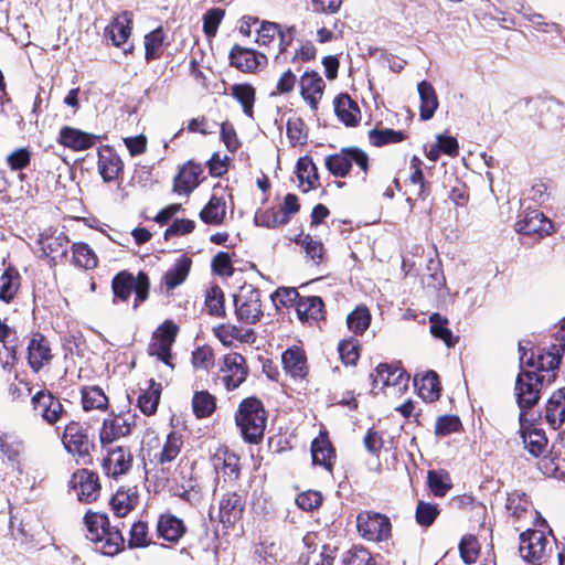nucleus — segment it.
<instances>
[{
    "mask_svg": "<svg viewBox=\"0 0 565 565\" xmlns=\"http://www.w3.org/2000/svg\"><path fill=\"white\" fill-rule=\"evenodd\" d=\"M235 420L246 441L257 444L263 438L267 416L260 401L253 397L244 399L235 415Z\"/></svg>",
    "mask_w": 565,
    "mask_h": 565,
    "instance_id": "f257e3e1",
    "label": "nucleus"
},
{
    "mask_svg": "<svg viewBox=\"0 0 565 565\" xmlns=\"http://www.w3.org/2000/svg\"><path fill=\"white\" fill-rule=\"evenodd\" d=\"M370 376L372 390L384 391L387 396H401L409 385V375L398 366L380 364Z\"/></svg>",
    "mask_w": 565,
    "mask_h": 565,
    "instance_id": "f03ea898",
    "label": "nucleus"
},
{
    "mask_svg": "<svg viewBox=\"0 0 565 565\" xmlns=\"http://www.w3.org/2000/svg\"><path fill=\"white\" fill-rule=\"evenodd\" d=\"M545 375L534 371L521 372L515 381L514 395L521 413L533 407L541 397Z\"/></svg>",
    "mask_w": 565,
    "mask_h": 565,
    "instance_id": "7ed1b4c3",
    "label": "nucleus"
},
{
    "mask_svg": "<svg viewBox=\"0 0 565 565\" xmlns=\"http://www.w3.org/2000/svg\"><path fill=\"white\" fill-rule=\"evenodd\" d=\"M327 169L334 177H345L352 164L359 167L363 174L367 172L369 157L359 148L342 149L339 153L331 154L324 160Z\"/></svg>",
    "mask_w": 565,
    "mask_h": 565,
    "instance_id": "20e7f679",
    "label": "nucleus"
},
{
    "mask_svg": "<svg viewBox=\"0 0 565 565\" xmlns=\"http://www.w3.org/2000/svg\"><path fill=\"white\" fill-rule=\"evenodd\" d=\"M356 526L361 536L372 542L387 540L391 534L390 519L377 512L363 511L359 513Z\"/></svg>",
    "mask_w": 565,
    "mask_h": 565,
    "instance_id": "39448f33",
    "label": "nucleus"
},
{
    "mask_svg": "<svg viewBox=\"0 0 565 565\" xmlns=\"http://www.w3.org/2000/svg\"><path fill=\"white\" fill-rule=\"evenodd\" d=\"M135 415L127 413H110L104 420L99 430V441L103 446L113 444L115 440L131 433L135 426Z\"/></svg>",
    "mask_w": 565,
    "mask_h": 565,
    "instance_id": "423d86ee",
    "label": "nucleus"
},
{
    "mask_svg": "<svg viewBox=\"0 0 565 565\" xmlns=\"http://www.w3.org/2000/svg\"><path fill=\"white\" fill-rule=\"evenodd\" d=\"M547 544L542 531L527 530L520 535L519 552L524 561L539 565L547 557Z\"/></svg>",
    "mask_w": 565,
    "mask_h": 565,
    "instance_id": "0eeeda50",
    "label": "nucleus"
},
{
    "mask_svg": "<svg viewBox=\"0 0 565 565\" xmlns=\"http://www.w3.org/2000/svg\"><path fill=\"white\" fill-rule=\"evenodd\" d=\"M234 303L237 318L246 323H255L263 316L259 292L252 286L243 287Z\"/></svg>",
    "mask_w": 565,
    "mask_h": 565,
    "instance_id": "6e6552de",
    "label": "nucleus"
},
{
    "mask_svg": "<svg viewBox=\"0 0 565 565\" xmlns=\"http://www.w3.org/2000/svg\"><path fill=\"white\" fill-rule=\"evenodd\" d=\"M222 382L227 391L237 388L245 382L248 367L245 359L239 353H228L223 358L221 365Z\"/></svg>",
    "mask_w": 565,
    "mask_h": 565,
    "instance_id": "1a4fd4ad",
    "label": "nucleus"
},
{
    "mask_svg": "<svg viewBox=\"0 0 565 565\" xmlns=\"http://www.w3.org/2000/svg\"><path fill=\"white\" fill-rule=\"evenodd\" d=\"M71 487L77 499L84 503L97 500L100 493L98 476L87 469H79L73 473Z\"/></svg>",
    "mask_w": 565,
    "mask_h": 565,
    "instance_id": "9d476101",
    "label": "nucleus"
},
{
    "mask_svg": "<svg viewBox=\"0 0 565 565\" xmlns=\"http://www.w3.org/2000/svg\"><path fill=\"white\" fill-rule=\"evenodd\" d=\"M31 403L35 414L50 425L60 420L65 413L60 399L54 397L49 391L35 393L31 398Z\"/></svg>",
    "mask_w": 565,
    "mask_h": 565,
    "instance_id": "9b49d317",
    "label": "nucleus"
},
{
    "mask_svg": "<svg viewBox=\"0 0 565 565\" xmlns=\"http://www.w3.org/2000/svg\"><path fill=\"white\" fill-rule=\"evenodd\" d=\"M62 443L70 454L78 457L87 456L92 447L86 428L76 422H71L65 426Z\"/></svg>",
    "mask_w": 565,
    "mask_h": 565,
    "instance_id": "f8f14e48",
    "label": "nucleus"
},
{
    "mask_svg": "<svg viewBox=\"0 0 565 565\" xmlns=\"http://www.w3.org/2000/svg\"><path fill=\"white\" fill-rule=\"evenodd\" d=\"M324 81L315 71L305 72L299 79L300 95L312 110H317L324 92Z\"/></svg>",
    "mask_w": 565,
    "mask_h": 565,
    "instance_id": "ddd939ff",
    "label": "nucleus"
},
{
    "mask_svg": "<svg viewBox=\"0 0 565 565\" xmlns=\"http://www.w3.org/2000/svg\"><path fill=\"white\" fill-rule=\"evenodd\" d=\"M40 257H49L55 260L66 255L68 238L63 232L45 230L39 235Z\"/></svg>",
    "mask_w": 565,
    "mask_h": 565,
    "instance_id": "4468645a",
    "label": "nucleus"
},
{
    "mask_svg": "<svg viewBox=\"0 0 565 565\" xmlns=\"http://www.w3.org/2000/svg\"><path fill=\"white\" fill-rule=\"evenodd\" d=\"M520 438L522 440L523 447L529 451L533 457L541 456L547 446V439L542 429L533 427L525 423L524 414L520 413Z\"/></svg>",
    "mask_w": 565,
    "mask_h": 565,
    "instance_id": "2eb2a0df",
    "label": "nucleus"
},
{
    "mask_svg": "<svg viewBox=\"0 0 565 565\" xmlns=\"http://www.w3.org/2000/svg\"><path fill=\"white\" fill-rule=\"evenodd\" d=\"M552 228V222L539 210L525 212L523 217L515 223V231L524 235L544 236L551 234Z\"/></svg>",
    "mask_w": 565,
    "mask_h": 565,
    "instance_id": "dca6fc26",
    "label": "nucleus"
},
{
    "mask_svg": "<svg viewBox=\"0 0 565 565\" xmlns=\"http://www.w3.org/2000/svg\"><path fill=\"white\" fill-rule=\"evenodd\" d=\"M132 462L130 451L121 446L111 448L103 460V469L107 476L118 477L126 473Z\"/></svg>",
    "mask_w": 565,
    "mask_h": 565,
    "instance_id": "f3484780",
    "label": "nucleus"
},
{
    "mask_svg": "<svg viewBox=\"0 0 565 565\" xmlns=\"http://www.w3.org/2000/svg\"><path fill=\"white\" fill-rule=\"evenodd\" d=\"M98 172L105 182L116 180L122 171L124 164L120 157L108 146L98 150Z\"/></svg>",
    "mask_w": 565,
    "mask_h": 565,
    "instance_id": "a211bd4d",
    "label": "nucleus"
},
{
    "mask_svg": "<svg viewBox=\"0 0 565 565\" xmlns=\"http://www.w3.org/2000/svg\"><path fill=\"white\" fill-rule=\"evenodd\" d=\"M230 58L232 65L243 72H254L260 65L266 63V56L258 54L256 51L250 49H244L238 45L231 50Z\"/></svg>",
    "mask_w": 565,
    "mask_h": 565,
    "instance_id": "6ab92c4d",
    "label": "nucleus"
},
{
    "mask_svg": "<svg viewBox=\"0 0 565 565\" xmlns=\"http://www.w3.org/2000/svg\"><path fill=\"white\" fill-rule=\"evenodd\" d=\"M97 136L75 129L64 127L60 131L58 140L64 146L74 151H82L92 148L96 142Z\"/></svg>",
    "mask_w": 565,
    "mask_h": 565,
    "instance_id": "aec40b11",
    "label": "nucleus"
},
{
    "mask_svg": "<svg viewBox=\"0 0 565 565\" xmlns=\"http://www.w3.org/2000/svg\"><path fill=\"white\" fill-rule=\"evenodd\" d=\"M131 23L132 14L124 11L105 29V35L110 39L115 46H120L127 42L131 34Z\"/></svg>",
    "mask_w": 565,
    "mask_h": 565,
    "instance_id": "412c9836",
    "label": "nucleus"
},
{
    "mask_svg": "<svg viewBox=\"0 0 565 565\" xmlns=\"http://www.w3.org/2000/svg\"><path fill=\"white\" fill-rule=\"evenodd\" d=\"M51 360V349L41 334H34L28 344V361L31 369L39 372Z\"/></svg>",
    "mask_w": 565,
    "mask_h": 565,
    "instance_id": "4be33fe9",
    "label": "nucleus"
},
{
    "mask_svg": "<svg viewBox=\"0 0 565 565\" xmlns=\"http://www.w3.org/2000/svg\"><path fill=\"white\" fill-rule=\"evenodd\" d=\"M185 533L183 521L173 514H161L157 522V534L164 541L177 543Z\"/></svg>",
    "mask_w": 565,
    "mask_h": 565,
    "instance_id": "5701e85b",
    "label": "nucleus"
},
{
    "mask_svg": "<svg viewBox=\"0 0 565 565\" xmlns=\"http://www.w3.org/2000/svg\"><path fill=\"white\" fill-rule=\"evenodd\" d=\"M202 167L192 161L185 163L174 178V191L178 193L189 194L200 183Z\"/></svg>",
    "mask_w": 565,
    "mask_h": 565,
    "instance_id": "b1692460",
    "label": "nucleus"
},
{
    "mask_svg": "<svg viewBox=\"0 0 565 565\" xmlns=\"http://www.w3.org/2000/svg\"><path fill=\"white\" fill-rule=\"evenodd\" d=\"M334 111L340 121L345 126L354 127L361 120V111L358 104L347 94L335 97Z\"/></svg>",
    "mask_w": 565,
    "mask_h": 565,
    "instance_id": "393cba45",
    "label": "nucleus"
},
{
    "mask_svg": "<svg viewBox=\"0 0 565 565\" xmlns=\"http://www.w3.org/2000/svg\"><path fill=\"white\" fill-rule=\"evenodd\" d=\"M238 461V457L223 446L218 447L212 457V463L215 470L232 480L237 479L239 476Z\"/></svg>",
    "mask_w": 565,
    "mask_h": 565,
    "instance_id": "a878e982",
    "label": "nucleus"
},
{
    "mask_svg": "<svg viewBox=\"0 0 565 565\" xmlns=\"http://www.w3.org/2000/svg\"><path fill=\"white\" fill-rule=\"evenodd\" d=\"M565 351V343L561 344H552L546 351L540 353L537 355V360L534 363L539 372H554L562 360V356ZM555 379V374H547L545 375V380L547 382H551Z\"/></svg>",
    "mask_w": 565,
    "mask_h": 565,
    "instance_id": "bb28decb",
    "label": "nucleus"
},
{
    "mask_svg": "<svg viewBox=\"0 0 565 565\" xmlns=\"http://www.w3.org/2000/svg\"><path fill=\"white\" fill-rule=\"evenodd\" d=\"M545 419L557 429L565 423V387L555 391L545 406Z\"/></svg>",
    "mask_w": 565,
    "mask_h": 565,
    "instance_id": "cd10ccee",
    "label": "nucleus"
},
{
    "mask_svg": "<svg viewBox=\"0 0 565 565\" xmlns=\"http://www.w3.org/2000/svg\"><path fill=\"white\" fill-rule=\"evenodd\" d=\"M311 536L307 535L303 541L307 545V553H302L299 557L300 565H332L337 550L329 545H322L320 550H311Z\"/></svg>",
    "mask_w": 565,
    "mask_h": 565,
    "instance_id": "c85d7f7f",
    "label": "nucleus"
},
{
    "mask_svg": "<svg viewBox=\"0 0 565 565\" xmlns=\"http://www.w3.org/2000/svg\"><path fill=\"white\" fill-rule=\"evenodd\" d=\"M312 463L322 466L328 471L332 470L335 452L326 435H320L311 444Z\"/></svg>",
    "mask_w": 565,
    "mask_h": 565,
    "instance_id": "c756f323",
    "label": "nucleus"
},
{
    "mask_svg": "<svg viewBox=\"0 0 565 565\" xmlns=\"http://www.w3.org/2000/svg\"><path fill=\"white\" fill-rule=\"evenodd\" d=\"M138 491L135 487L118 489L110 500L114 514L118 518L126 516L138 503Z\"/></svg>",
    "mask_w": 565,
    "mask_h": 565,
    "instance_id": "7c9ffc66",
    "label": "nucleus"
},
{
    "mask_svg": "<svg viewBox=\"0 0 565 565\" xmlns=\"http://www.w3.org/2000/svg\"><path fill=\"white\" fill-rule=\"evenodd\" d=\"M282 364L285 371L294 379H303L307 375V360L305 352L292 347L287 349L282 354Z\"/></svg>",
    "mask_w": 565,
    "mask_h": 565,
    "instance_id": "2f4dec72",
    "label": "nucleus"
},
{
    "mask_svg": "<svg viewBox=\"0 0 565 565\" xmlns=\"http://www.w3.org/2000/svg\"><path fill=\"white\" fill-rule=\"evenodd\" d=\"M323 302L317 296L299 298L296 303L298 318L303 322H317L323 317Z\"/></svg>",
    "mask_w": 565,
    "mask_h": 565,
    "instance_id": "473e14b6",
    "label": "nucleus"
},
{
    "mask_svg": "<svg viewBox=\"0 0 565 565\" xmlns=\"http://www.w3.org/2000/svg\"><path fill=\"white\" fill-rule=\"evenodd\" d=\"M296 173L299 180V186L303 192H309L319 185L317 167L311 158H299L296 167Z\"/></svg>",
    "mask_w": 565,
    "mask_h": 565,
    "instance_id": "72a5a7b5",
    "label": "nucleus"
},
{
    "mask_svg": "<svg viewBox=\"0 0 565 565\" xmlns=\"http://www.w3.org/2000/svg\"><path fill=\"white\" fill-rule=\"evenodd\" d=\"M243 503L236 493H226L220 501V521L223 524L232 525L241 519Z\"/></svg>",
    "mask_w": 565,
    "mask_h": 565,
    "instance_id": "f704fd0d",
    "label": "nucleus"
},
{
    "mask_svg": "<svg viewBox=\"0 0 565 565\" xmlns=\"http://www.w3.org/2000/svg\"><path fill=\"white\" fill-rule=\"evenodd\" d=\"M417 90L420 98L419 117L422 120H429L438 107L435 88L430 83L423 81L418 84Z\"/></svg>",
    "mask_w": 565,
    "mask_h": 565,
    "instance_id": "c9c22d12",
    "label": "nucleus"
},
{
    "mask_svg": "<svg viewBox=\"0 0 565 565\" xmlns=\"http://www.w3.org/2000/svg\"><path fill=\"white\" fill-rule=\"evenodd\" d=\"M94 542L104 555L113 556L122 550L125 540L119 530L108 526Z\"/></svg>",
    "mask_w": 565,
    "mask_h": 565,
    "instance_id": "e433bc0d",
    "label": "nucleus"
},
{
    "mask_svg": "<svg viewBox=\"0 0 565 565\" xmlns=\"http://www.w3.org/2000/svg\"><path fill=\"white\" fill-rule=\"evenodd\" d=\"M414 385L418 390L419 396L427 402H434L439 398L440 387L438 375L434 371H429L420 379H414Z\"/></svg>",
    "mask_w": 565,
    "mask_h": 565,
    "instance_id": "4c0bfd02",
    "label": "nucleus"
},
{
    "mask_svg": "<svg viewBox=\"0 0 565 565\" xmlns=\"http://www.w3.org/2000/svg\"><path fill=\"white\" fill-rule=\"evenodd\" d=\"M231 95L241 104L243 113L253 119L256 99L255 88L250 84H235L231 87Z\"/></svg>",
    "mask_w": 565,
    "mask_h": 565,
    "instance_id": "58836bf2",
    "label": "nucleus"
},
{
    "mask_svg": "<svg viewBox=\"0 0 565 565\" xmlns=\"http://www.w3.org/2000/svg\"><path fill=\"white\" fill-rule=\"evenodd\" d=\"M20 288V274L13 267H8L0 277V300L9 303Z\"/></svg>",
    "mask_w": 565,
    "mask_h": 565,
    "instance_id": "ea45409f",
    "label": "nucleus"
},
{
    "mask_svg": "<svg viewBox=\"0 0 565 565\" xmlns=\"http://www.w3.org/2000/svg\"><path fill=\"white\" fill-rule=\"evenodd\" d=\"M81 393L84 411H105L107 408L108 397L100 387L85 386Z\"/></svg>",
    "mask_w": 565,
    "mask_h": 565,
    "instance_id": "a19ab883",
    "label": "nucleus"
},
{
    "mask_svg": "<svg viewBox=\"0 0 565 565\" xmlns=\"http://www.w3.org/2000/svg\"><path fill=\"white\" fill-rule=\"evenodd\" d=\"M160 394L161 385L151 380L148 388L142 391L138 397V407L145 415H152L157 411Z\"/></svg>",
    "mask_w": 565,
    "mask_h": 565,
    "instance_id": "79ce46f5",
    "label": "nucleus"
},
{
    "mask_svg": "<svg viewBox=\"0 0 565 565\" xmlns=\"http://www.w3.org/2000/svg\"><path fill=\"white\" fill-rule=\"evenodd\" d=\"M191 267V260L188 257L179 258L173 266L164 274V284L168 289H173L181 285L188 277Z\"/></svg>",
    "mask_w": 565,
    "mask_h": 565,
    "instance_id": "37998d69",
    "label": "nucleus"
},
{
    "mask_svg": "<svg viewBox=\"0 0 565 565\" xmlns=\"http://www.w3.org/2000/svg\"><path fill=\"white\" fill-rule=\"evenodd\" d=\"M225 216V201L223 198L212 195L207 204L200 213V217L204 223L218 225Z\"/></svg>",
    "mask_w": 565,
    "mask_h": 565,
    "instance_id": "c03bdc74",
    "label": "nucleus"
},
{
    "mask_svg": "<svg viewBox=\"0 0 565 565\" xmlns=\"http://www.w3.org/2000/svg\"><path fill=\"white\" fill-rule=\"evenodd\" d=\"M430 333L434 338L440 339L448 348L457 343V338L454 337L451 330L448 328V320L439 313H433L429 317Z\"/></svg>",
    "mask_w": 565,
    "mask_h": 565,
    "instance_id": "a18cd8bd",
    "label": "nucleus"
},
{
    "mask_svg": "<svg viewBox=\"0 0 565 565\" xmlns=\"http://www.w3.org/2000/svg\"><path fill=\"white\" fill-rule=\"evenodd\" d=\"M74 264L84 269H93L97 266V257L94 250L85 243H74L73 247Z\"/></svg>",
    "mask_w": 565,
    "mask_h": 565,
    "instance_id": "49530a36",
    "label": "nucleus"
},
{
    "mask_svg": "<svg viewBox=\"0 0 565 565\" xmlns=\"http://www.w3.org/2000/svg\"><path fill=\"white\" fill-rule=\"evenodd\" d=\"M182 438L175 433H170L162 446L161 451L157 455V459L161 465H166L174 460L182 448Z\"/></svg>",
    "mask_w": 565,
    "mask_h": 565,
    "instance_id": "de8ad7c7",
    "label": "nucleus"
},
{
    "mask_svg": "<svg viewBox=\"0 0 565 565\" xmlns=\"http://www.w3.org/2000/svg\"><path fill=\"white\" fill-rule=\"evenodd\" d=\"M371 323V313L365 306H358L347 318L348 328L355 334H362Z\"/></svg>",
    "mask_w": 565,
    "mask_h": 565,
    "instance_id": "09e8293b",
    "label": "nucleus"
},
{
    "mask_svg": "<svg viewBox=\"0 0 565 565\" xmlns=\"http://www.w3.org/2000/svg\"><path fill=\"white\" fill-rule=\"evenodd\" d=\"M192 407L198 418L207 417L215 411V397L206 391L196 392L192 399Z\"/></svg>",
    "mask_w": 565,
    "mask_h": 565,
    "instance_id": "8fccbe9b",
    "label": "nucleus"
},
{
    "mask_svg": "<svg viewBox=\"0 0 565 565\" xmlns=\"http://www.w3.org/2000/svg\"><path fill=\"white\" fill-rule=\"evenodd\" d=\"M134 286V276L131 274L126 271L117 274L111 282L115 298L126 301L130 297Z\"/></svg>",
    "mask_w": 565,
    "mask_h": 565,
    "instance_id": "3c124183",
    "label": "nucleus"
},
{
    "mask_svg": "<svg viewBox=\"0 0 565 565\" xmlns=\"http://www.w3.org/2000/svg\"><path fill=\"white\" fill-rule=\"evenodd\" d=\"M84 523L88 532L87 537L90 541L99 539V534H103L106 527L109 525V521L106 515L93 512L86 513Z\"/></svg>",
    "mask_w": 565,
    "mask_h": 565,
    "instance_id": "603ef678",
    "label": "nucleus"
},
{
    "mask_svg": "<svg viewBox=\"0 0 565 565\" xmlns=\"http://www.w3.org/2000/svg\"><path fill=\"white\" fill-rule=\"evenodd\" d=\"M164 34L161 28L151 31L145 36L146 60L151 61L160 55L163 45Z\"/></svg>",
    "mask_w": 565,
    "mask_h": 565,
    "instance_id": "864d4df0",
    "label": "nucleus"
},
{
    "mask_svg": "<svg viewBox=\"0 0 565 565\" xmlns=\"http://www.w3.org/2000/svg\"><path fill=\"white\" fill-rule=\"evenodd\" d=\"M205 307L210 315H224V294L218 286H213L206 291Z\"/></svg>",
    "mask_w": 565,
    "mask_h": 565,
    "instance_id": "5fc2aeb1",
    "label": "nucleus"
},
{
    "mask_svg": "<svg viewBox=\"0 0 565 565\" xmlns=\"http://www.w3.org/2000/svg\"><path fill=\"white\" fill-rule=\"evenodd\" d=\"M427 480L429 489L436 497L446 495L451 488L450 479L447 473L430 470L428 471Z\"/></svg>",
    "mask_w": 565,
    "mask_h": 565,
    "instance_id": "6e6d98bb",
    "label": "nucleus"
},
{
    "mask_svg": "<svg viewBox=\"0 0 565 565\" xmlns=\"http://www.w3.org/2000/svg\"><path fill=\"white\" fill-rule=\"evenodd\" d=\"M287 137L294 147L306 143V125L300 118H294L287 121Z\"/></svg>",
    "mask_w": 565,
    "mask_h": 565,
    "instance_id": "4d7b16f0",
    "label": "nucleus"
},
{
    "mask_svg": "<svg viewBox=\"0 0 565 565\" xmlns=\"http://www.w3.org/2000/svg\"><path fill=\"white\" fill-rule=\"evenodd\" d=\"M128 546L130 548L146 547L150 544L148 540V525L146 522L138 521L131 525Z\"/></svg>",
    "mask_w": 565,
    "mask_h": 565,
    "instance_id": "13d9d810",
    "label": "nucleus"
},
{
    "mask_svg": "<svg viewBox=\"0 0 565 565\" xmlns=\"http://www.w3.org/2000/svg\"><path fill=\"white\" fill-rule=\"evenodd\" d=\"M172 344L164 342L156 337H152V340L148 347V353L151 356H156L158 360L162 361L170 367H173L171 363L172 354H171Z\"/></svg>",
    "mask_w": 565,
    "mask_h": 565,
    "instance_id": "bf43d9fd",
    "label": "nucleus"
},
{
    "mask_svg": "<svg viewBox=\"0 0 565 565\" xmlns=\"http://www.w3.org/2000/svg\"><path fill=\"white\" fill-rule=\"evenodd\" d=\"M254 221L257 226H264L268 228H276L286 225V218H281L279 212L274 209L258 211L255 214Z\"/></svg>",
    "mask_w": 565,
    "mask_h": 565,
    "instance_id": "052dcab7",
    "label": "nucleus"
},
{
    "mask_svg": "<svg viewBox=\"0 0 565 565\" xmlns=\"http://www.w3.org/2000/svg\"><path fill=\"white\" fill-rule=\"evenodd\" d=\"M439 514L438 507L433 503L419 501L416 508V522L420 526H430Z\"/></svg>",
    "mask_w": 565,
    "mask_h": 565,
    "instance_id": "680f3d73",
    "label": "nucleus"
},
{
    "mask_svg": "<svg viewBox=\"0 0 565 565\" xmlns=\"http://www.w3.org/2000/svg\"><path fill=\"white\" fill-rule=\"evenodd\" d=\"M459 552L462 561L472 564L479 555V543L473 535H465L459 544Z\"/></svg>",
    "mask_w": 565,
    "mask_h": 565,
    "instance_id": "e2e57ef3",
    "label": "nucleus"
},
{
    "mask_svg": "<svg viewBox=\"0 0 565 565\" xmlns=\"http://www.w3.org/2000/svg\"><path fill=\"white\" fill-rule=\"evenodd\" d=\"M404 138L405 136L402 131L393 129L372 130L370 132L371 142L377 147L387 143H397L403 141Z\"/></svg>",
    "mask_w": 565,
    "mask_h": 565,
    "instance_id": "0e129e2a",
    "label": "nucleus"
},
{
    "mask_svg": "<svg viewBox=\"0 0 565 565\" xmlns=\"http://www.w3.org/2000/svg\"><path fill=\"white\" fill-rule=\"evenodd\" d=\"M213 332L225 347H231L234 341L242 339L241 329L232 324H220L213 329Z\"/></svg>",
    "mask_w": 565,
    "mask_h": 565,
    "instance_id": "69168bd1",
    "label": "nucleus"
},
{
    "mask_svg": "<svg viewBox=\"0 0 565 565\" xmlns=\"http://www.w3.org/2000/svg\"><path fill=\"white\" fill-rule=\"evenodd\" d=\"M192 364L195 369L209 371L214 365V353L210 347H200L192 353Z\"/></svg>",
    "mask_w": 565,
    "mask_h": 565,
    "instance_id": "338daca9",
    "label": "nucleus"
},
{
    "mask_svg": "<svg viewBox=\"0 0 565 565\" xmlns=\"http://www.w3.org/2000/svg\"><path fill=\"white\" fill-rule=\"evenodd\" d=\"M301 245L305 248L306 255L315 263L320 264L323 260L324 247L323 244L310 235H306L301 239Z\"/></svg>",
    "mask_w": 565,
    "mask_h": 565,
    "instance_id": "774afa93",
    "label": "nucleus"
}]
</instances>
